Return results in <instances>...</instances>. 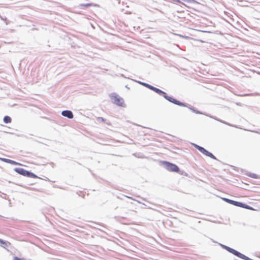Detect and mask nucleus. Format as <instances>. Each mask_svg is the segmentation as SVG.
<instances>
[{"instance_id":"obj_14","label":"nucleus","mask_w":260,"mask_h":260,"mask_svg":"<svg viewBox=\"0 0 260 260\" xmlns=\"http://www.w3.org/2000/svg\"><path fill=\"white\" fill-rule=\"evenodd\" d=\"M13 260H25V259L23 258H19L17 256H15L13 258Z\"/></svg>"},{"instance_id":"obj_13","label":"nucleus","mask_w":260,"mask_h":260,"mask_svg":"<svg viewBox=\"0 0 260 260\" xmlns=\"http://www.w3.org/2000/svg\"><path fill=\"white\" fill-rule=\"evenodd\" d=\"M248 176L252 178H255V179H256V178H258V176L255 174H254V173H250Z\"/></svg>"},{"instance_id":"obj_3","label":"nucleus","mask_w":260,"mask_h":260,"mask_svg":"<svg viewBox=\"0 0 260 260\" xmlns=\"http://www.w3.org/2000/svg\"><path fill=\"white\" fill-rule=\"evenodd\" d=\"M162 164L165 165L166 169L169 171L174 172H178L179 171V168L175 164L168 161H164Z\"/></svg>"},{"instance_id":"obj_12","label":"nucleus","mask_w":260,"mask_h":260,"mask_svg":"<svg viewBox=\"0 0 260 260\" xmlns=\"http://www.w3.org/2000/svg\"><path fill=\"white\" fill-rule=\"evenodd\" d=\"M0 243L3 244V247L4 248H6L7 246H8V245H10L11 244V243L10 242H5L1 239H0Z\"/></svg>"},{"instance_id":"obj_8","label":"nucleus","mask_w":260,"mask_h":260,"mask_svg":"<svg viewBox=\"0 0 260 260\" xmlns=\"http://www.w3.org/2000/svg\"><path fill=\"white\" fill-rule=\"evenodd\" d=\"M235 206L240 207H243V208H246L247 209L253 210V209L251 207L248 206V205H246L245 204H244L242 203L238 202H236V204H235Z\"/></svg>"},{"instance_id":"obj_9","label":"nucleus","mask_w":260,"mask_h":260,"mask_svg":"<svg viewBox=\"0 0 260 260\" xmlns=\"http://www.w3.org/2000/svg\"><path fill=\"white\" fill-rule=\"evenodd\" d=\"M98 7V5L96 4H94L92 3H88V4H82L80 5V7L82 8H87L88 7Z\"/></svg>"},{"instance_id":"obj_7","label":"nucleus","mask_w":260,"mask_h":260,"mask_svg":"<svg viewBox=\"0 0 260 260\" xmlns=\"http://www.w3.org/2000/svg\"><path fill=\"white\" fill-rule=\"evenodd\" d=\"M61 114L63 116L67 117L70 119L73 118L74 116L73 113L69 110L63 111Z\"/></svg>"},{"instance_id":"obj_6","label":"nucleus","mask_w":260,"mask_h":260,"mask_svg":"<svg viewBox=\"0 0 260 260\" xmlns=\"http://www.w3.org/2000/svg\"><path fill=\"white\" fill-rule=\"evenodd\" d=\"M146 86L147 87H148L149 88H150V89L153 90L154 91H155V92H156L158 94H166V92L161 91V90H160L158 88H157L156 87H154L153 86H152L148 85V84H146Z\"/></svg>"},{"instance_id":"obj_2","label":"nucleus","mask_w":260,"mask_h":260,"mask_svg":"<svg viewBox=\"0 0 260 260\" xmlns=\"http://www.w3.org/2000/svg\"><path fill=\"white\" fill-rule=\"evenodd\" d=\"M111 100L112 101L113 103H114V104L122 107H125V104L124 103L123 99L122 98L120 97L119 95H112L111 96Z\"/></svg>"},{"instance_id":"obj_11","label":"nucleus","mask_w":260,"mask_h":260,"mask_svg":"<svg viewBox=\"0 0 260 260\" xmlns=\"http://www.w3.org/2000/svg\"><path fill=\"white\" fill-rule=\"evenodd\" d=\"M12 119L11 118L8 116H6L4 118V121L6 123H9L11 122Z\"/></svg>"},{"instance_id":"obj_4","label":"nucleus","mask_w":260,"mask_h":260,"mask_svg":"<svg viewBox=\"0 0 260 260\" xmlns=\"http://www.w3.org/2000/svg\"><path fill=\"white\" fill-rule=\"evenodd\" d=\"M193 146L195 148H196L199 151H200L201 153L204 154L206 156H209L213 159H215L216 157L214 155H213L211 153L209 152L207 150H206L203 147L200 146L197 144H193Z\"/></svg>"},{"instance_id":"obj_10","label":"nucleus","mask_w":260,"mask_h":260,"mask_svg":"<svg viewBox=\"0 0 260 260\" xmlns=\"http://www.w3.org/2000/svg\"><path fill=\"white\" fill-rule=\"evenodd\" d=\"M4 161L5 162H8V163H10V164H12V165H20V164L19 163L15 161H14V160H11V159H5Z\"/></svg>"},{"instance_id":"obj_1","label":"nucleus","mask_w":260,"mask_h":260,"mask_svg":"<svg viewBox=\"0 0 260 260\" xmlns=\"http://www.w3.org/2000/svg\"><path fill=\"white\" fill-rule=\"evenodd\" d=\"M14 171L18 174L22 175L24 176H26L32 178H37L38 176L35 174L30 172L23 168H15Z\"/></svg>"},{"instance_id":"obj_5","label":"nucleus","mask_w":260,"mask_h":260,"mask_svg":"<svg viewBox=\"0 0 260 260\" xmlns=\"http://www.w3.org/2000/svg\"><path fill=\"white\" fill-rule=\"evenodd\" d=\"M162 95L166 99H167L169 101H170L175 104H176V105H179V106L183 105V104L182 103H181L180 102L174 99L173 98L167 96L166 93V94H162Z\"/></svg>"},{"instance_id":"obj_16","label":"nucleus","mask_w":260,"mask_h":260,"mask_svg":"<svg viewBox=\"0 0 260 260\" xmlns=\"http://www.w3.org/2000/svg\"><path fill=\"white\" fill-rule=\"evenodd\" d=\"M173 2L175 3H180L181 1L180 0H172Z\"/></svg>"},{"instance_id":"obj_15","label":"nucleus","mask_w":260,"mask_h":260,"mask_svg":"<svg viewBox=\"0 0 260 260\" xmlns=\"http://www.w3.org/2000/svg\"><path fill=\"white\" fill-rule=\"evenodd\" d=\"M236 202L237 201L232 200V201H230V204L235 206V204H236Z\"/></svg>"},{"instance_id":"obj_17","label":"nucleus","mask_w":260,"mask_h":260,"mask_svg":"<svg viewBox=\"0 0 260 260\" xmlns=\"http://www.w3.org/2000/svg\"><path fill=\"white\" fill-rule=\"evenodd\" d=\"M224 200H225L226 202H228V203H230V201H232L231 200L227 199H224Z\"/></svg>"}]
</instances>
